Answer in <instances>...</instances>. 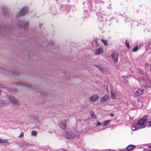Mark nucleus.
I'll return each instance as SVG.
<instances>
[{
    "label": "nucleus",
    "instance_id": "1",
    "mask_svg": "<svg viewBox=\"0 0 151 151\" xmlns=\"http://www.w3.org/2000/svg\"><path fill=\"white\" fill-rule=\"evenodd\" d=\"M146 121V120L145 118H143L138 121L137 124L139 127V129H143L145 127L146 125L145 123Z\"/></svg>",
    "mask_w": 151,
    "mask_h": 151
},
{
    "label": "nucleus",
    "instance_id": "2",
    "mask_svg": "<svg viewBox=\"0 0 151 151\" xmlns=\"http://www.w3.org/2000/svg\"><path fill=\"white\" fill-rule=\"evenodd\" d=\"M64 135L66 138L68 139H73L75 137V134L70 132H65Z\"/></svg>",
    "mask_w": 151,
    "mask_h": 151
},
{
    "label": "nucleus",
    "instance_id": "3",
    "mask_svg": "<svg viewBox=\"0 0 151 151\" xmlns=\"http://www.w3.org/2000/svg\"><path fill=\"white\" fill-rule=\"evenodd\" d=\"M28 12V9L27 7H24L20 11L19 13V16H24Z\"/></svg>",
    "mask_w": 151,
    "mask_h": 151
},
{
    "label": "nucleus",
    "instance_id": "4",
    "mask_svg": "<svg viewBox=\"0 0 151 151\" xmlns=\"http://www.w3.org/2000/svg\"><path fill=\"white\" fill-rule=\"evenodd\" d=\"M8 98L9 101L13 104H18V101L17 99L14 96H10Z\"/></svg>",
    "mask_w": 151,
    "mask_h": 151
},
{
    "label": "nucleus",
    "instance_id": "5",
    "mask_svg": "<svg viewBox=\"0 0 151 151\" xmlns=\"http://www.w3.org/2000/svg\"><path fill=\"white\" fill-rule=\"evenodd\" d=\"M111 57L114 62L115 63L117 62L118 58V55L116 52H113L111 54Z\"/></svg>",
    "mask_w": 151,
    "mask_h": 151
},
{
    "label": "nucleus",
    "instance_id": "6",
    "mask_svg": "<svg viewBox=\"0 0 151 151\" xmlns=\"http://www.w3.org/2000/svg\"><path fill=\"white\" fill-rule=\"evenodd\" d=\"M95 66L97 67L99 70L104 74H106L109 72L107 68H101L99 66Z\"/></svg>",
    "mask_w": 151,
    "mask_h": 151
},
{
    "label": "nucleus",
    "instance_id": "7",
    "mask_svg": "<svg viewBox=\"0 0 151 151\" xmlns=\"http://www.w3.org/2000/svg\"><path fill=\"white\" fill-rule=\"evenodd\" d=\"M99 96L97 95H94L90 98V100L91 102H95L99 99Z\"/></svg>",
    "mask_w": 151,
    "mask_h": 151
},
{
    "label": "nucleus",
    "instance_id": "8",
    "mask_svg": "<svg viewBox=\"0 0 151 151\" xmlns=\"http://www.w3.org/2000/svg\"><path fill=\"white\" fill-rule=\"evenodd\" d=\"M104 50L102 48H100L98 49L96 51L95 54L96 55H98L102 53L103 52Z\"/></svg>",
    "mask_w": 151,
    "mask_h": 151
},
{
    "label": "nucleus",
    "instance_id": "9",
    "mask_svg": "<svg viewBox=\"0 0 151 151\" xmlns=\"http://www.w3.org/2000/svg\"><path fill=\"white\" fill-rule=\"evenodd\" d=\"M143 90L139 89L136 91L135 94L137 96L141 95L143 93Z\"/></svg>",
    "mask_w": 151,
    "mask_h": 151
},
{
    "label": "nucleus",
    "instance_id": "10",
    "mask_svg": "<svg viewBox=\"0 0 151 151\" xmlns=\"http://www.w3.org/2000/svg\"><path fill=\"white\" fill-rule=\"evenodd\" d=\"M0 143H4L6 145H9V143L8 142L7 139H2L0 138Z\"/></svg>",
    "mask_w": 151,
    "mask_h": 151
},
{
    "label": "nucleus",
    "instance_id": "11",
    "mask_svg": "<svg viewBox=\"0 0 151 151\" xmlns=\"http://www.w3.org/2000/svg\"><path fill=\"white\" fill-rule=\"evenodd\" d=\"M111 95L113 99H117L116 93V92L111 91Z\"/></svg>",
    "mask_w": 151,
    "mask_h": 151
},
{
    "label": "nucleus",
    "instance_id": "12",
    "mask_svg": "<svg viewBox=\"0 0 151 151\" xmlns=\"http://www.w3.org/2000/svg\"><path fill=\"white\" fill-rule=\"evenodd\" d=\"M139 127L136 124H134L132 127V129L133 131H135L139 129Z\"/></svg>",
    "mask_w": 151,
    "mask_h": 151
},
{
    "label": "nucleus",
    "instance_id": "13",
    "mask_svg": "<svg viewBox=\"0 0 151 151\" xmlns=\"http://www.w3.org/2000/svg\"><path fill=\"white\" fill-rule=\"evenodd\" d=\"M109 98V96L108 95H105L102 98L100 99L101 102H105Z\"/></svg>",
    "mask_w": 151,
    "mask_h": 151
},
{
    "label": "nucleus",
    "instance_id": "14",
    "mask_svg": "<svg viewBox=\"0 0 151 151\" xmlns=\"http://www.w3.org/2000/svg\"><path fill=\"white\" fill-rule=\"evenodd\" d=\"M135 146L134 145H128L127 147V149L128 150H131L135 148Z\"/></svg>",
    "mask_w": 151,
    "mask_h": 151
},
{
    "label": "nucleus",
    "instance_id": "15",
    "mask_svg": "<svg viewBox=\"0 0 151 151\" xmlns=\"http://www.w3.org/2000/svg\"><path fill=\"white\" fill-rule=\"evenodd\" d=\"M60 127L62 129H64L66 127V125L65 124L62 122H61L59 124Z\"/></svg>",
    "mask_w": 151,
    "mask_h": 151
},
{
    "label": "nucleus",
    "instance_id": "16",
    "mask_svg": "<svg viewBox=\"0 0 151 151\" xmlns=\"http://www.w3.org/2000/svg\"><path fill=\"white\" fill-rule=\"evenodd\" d=\"M111 121V120H106L103 123V125L104 126L108 125L109 124Z\"/></svg>",
    "mask_w": 151,
    "mask_h": 151
},
{
    "label": "nucleus",
    "instance_id": "17",
    "mask_svg": "<svg viewBox=\"0 0 151 151\" xmlns=\"http://www.w3.org/2000/svg\"><path fill=\"white\" fill-rule=\"evenodd\" d=\"M32 135L33 136H35L37 134V132L36 131H33L31 133Z\"/></svg>",
    "mask_w": 151,
    "mask_h": 151
},
{
    "label": "nucleus",
    "instance_id": "18",
    "mask_svg": "<svg viewBox=\"0 0 151 151\" xmlns=\"http://www.w3.org/2000/svg\"><path fill=\"white\" fill-rule=\"evenodd\" d=\"M101 41L103 42L105 45L107 46V44L106 41L104 40L103 39H101Z\"/></svg>",
    "mask_w": 151,
    "mask_h": 151
},
{
    "label": "nucleus",
    "instance_id": "19",
    "mask_svg": "<svg viewBox=\"0 0 151 151\" xmlns=\"http://www.w3.org/2000/svg\"><path fill=\"white\" fill-rule=\"evenodd\" d=\"M91 116L93 119H95L96 118V116L93 113H91Z\"/></svg>",
    "mask_w": 151,
    "mask_h": 151
},
{
    "label": "nucleus",
    "instance_id": "20",
    "mask_svg": "<svg viewBox=\"0 0 151 151\" xmlns=\"http://www.w3.org/2000/svg\"><path fill=\"white\" fill-rule=\"evenodd\" d=\"M138 47H135L134 49L132 50V51L133 52H136L138 50Z\"/></svg>",
    "mask_w": 151,
    "mask_h": 151
},
{
    "label": "nucleus",
    "instance_id": "21",
    "mask_svg": "<svg viewBox=\"0 0 151 151\" xmlns=\"http://www.w3.org/2000/svg\"><path fill=\"white\" fill-rule=\"evenodd\" d=\"M28 22H26V23H25V25H24V27H28Z\"/></svg>",
    "mask_w": 151,
    "mask_h": 151
},
{
    "label": "nucleus",
    "instance_id": "22",
    "mask_svg": "<svg viewBox=\"0 0 151 151\" xmlns=\"http://www.w3.org/2000/svg\"><path fill=\"white\" fill-rule=\"evenodd\" d=\"M126 45L127 47H128V48L129 47V44L127 42V40H126Z\"/></svg>",
    "mask_w": 151,
    "mask_h": 151
},
{
    "label": "nucleus",
    "instance_id": "23",
    "mask_svg": "<svg viewBox=\"0 0 151 151\" xmlns=\"http://www.w3.org/2000/svg\"><path fill=\"white\" fill-rule=\"evenodd\" d=\"M23 136V133H21L20 135H19V137H22Z\"/></svg>",
    "mask_w": 151,
    "mask_h": 151
},
{
    "label": "nucleus",
    "instance_id": "24",
    "mask_svg": "<svg viewBox=\"0 0 151 151\" xmlns=\"http://www.w3.org/2000/svg\"><path fill=\"white\" fill-rule=\"evenodd\" d=\"M97 125L98 126H100L101 125V123L99 122H98L97 123Z\"/></svg>",
    "mask_w": 151,
    "mask_h": 151
},
{
    "label": "nucleus",
    "instance_id": "25",
    "mask_svg": "<svg viewBox=\"0 0 151 151\" xmlns=\"http://www.w3.org/2000/svg\"><path fill=\"white\" fill-rule=\"evenodd\" d=\"M110 115H111L112 117V116H114V114H110Z\"/></svg>",
    "mask_w": 151,
    "mask_h": 151
},
{
    "label": "nucleus",
    "instance_id": "26",
    "mask_svg": "<svg viewBox=\"0 0 151 151\" xmlns=\"http://www.w3.org/2000/svg\"><path fill=\"white\" fill-rule=\"evenodd\" d=\"M22 85L24 86H27V85L25 84H24V83H22Z\"/></svg>",
    "mask_w": 151,
    "mask_h": 151
},
{
    "label": "nucleus",
    "instance_id": "27",
    "mask_svg": "<svg viewBox=\"0 0 151 151\" xmlns=\"http://www.w3.org/2000/svg\"><path fill=\"white\" fill-rule=\"evenodd\" d=\"M23 143L25 145H27V143H25V142H23Z\"/></svg>",
    "mask_w": 151,
    "mask_h": 151
},
{
    "label": "nucleus",
    "instance_id": "28",
    "mask_svg": "<svg viewBox=\"0 0 151 151\" xmlns=\"http://www.w3.org/2000/svg\"><path fill=\"white\" fill-rule=\"evenodd\" d=\"M150 112L151 113V111Z\"/></svg>",
    "mask_w": 151,
    "mask_h": 151
}]
</instances>
